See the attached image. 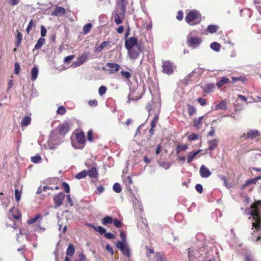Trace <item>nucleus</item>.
Instances as JSON below:
<instances>
[{"mask_svg": "<svg viewBox=\"0 0 261 261\" xmlns=\"http://www.w3.org/2000/svg\"><path fill=\"white\" fill-rule=\"evenodd\" d=\"M248 211L252 216L250 239L253 241H261V201L253 203Z\"/></svg>", "mask_w": 261, "mask_h": 261, "instance_id": "obj_1", "label": "nucleus"}, {"mask_svg": "<svg viewBox=\"0 0 261 261\" xmlns=\"http://www.w3.org/2000/svg\"><path fill=\"white\" fill-rule=\"evenodd\" d=\"M185 20L190 25L198 24L201 20V14L198 11H191L187 15Z\"/></svg>", "mask_w": 261, "mask_h": 261, "instance_id": "obj_2", "label": "nucleus"}, {"mask_svg": "<svg viewBox=\"0 0 261 261\" xmlns=\"http://www.w3.org/2000/svg\"><path fill=\"white\" fill-rule=\"evenodd\" d=\"M116 246L119 249L123 255L128 258L131 256V250L128 244H124L122 242H117Z\"/></svg>", "mask_w": 261, "mask_h": 261, "instance_id": "obj_3", "label": "nucleus"}, {"mask_svg": "<svg viewBox=\"0 0 261 261\" xmlns=\"http://www.w3.org/2000/svg\"><path fill=\"white\" fill-rule=\"evenodd\" d=\"M162 67L163 72L168 75L172 74L173 73V64L170 61H162Z\"/></svg>", "mask_w": 261, "mask_h": 261, "instance_id": "obj_4", "label": "nucleus"}, {"mask_svg": "<svg viewBox=\"0 0 261 261\" xmlns=\"http://www.w3.org/2000/svg\"><path fill=\"white\" fill-rule=\"evenodd\" d=\"M201 42V38L199 37H192L191 35L187 36V44L189 46L193 48L198 47Z\"/></svg>", "mask_w": 261, "mask_h": 261, "instance_id": "obj_5", "label": "nucleus"}, {"mask_svg": "<svg viewBox=\"0 0 261 261\" xmlns=\"http://www.w3.org/2000/svg\"><path fill=\"white\" fill-rule=\"evenodd\" d=\"M260 135L259 132L256 130L250 129L246 133H244L241 138H244L245 139H251L253 140L256 137H259Z\"/></svg>", "mask_w": 261, "mask_h": 261, "instance_id": "obj_6", "label": "nucleus"}, {"mask_svg": "<svg viewBox=\"0 0 261 261\" xmlns=\"http://www.w3.org/2000/svg\"><path fill=\"white\" fill-rule=\"evenodd\" d=\"M127 50H128L129 57L132 60L137 59L141 52V49L139 45H136V47Z\"/></svg>", "mask_w": 261, "mask_h": 261, "instance_id": "obj_7", "label": "nucleus"}, {"mask_svg": "<svg viewBox=\"0 0 261 261\" xmlns=\"http://www.w3.org/2000/svg\"><path fill=\"white\" fill-rule=\"evenodd\" d=\"M65 196V194L62 192H60L54 196V201L55 207H59L63 204Z\"/></svg>", "mask_w": 261, "mask_h": 261, "instance_id": "obj_8", "label": "nucleus"}, {"mask_svg": "<svg viewBox=\"0 0 261 261\" xmlns=\"http://www.w3.org/2000/svg\"><path fill=\"white\" fill-rule=\"evenodd\" d=\"M137 39L135 37H130L127 39L125 40V47L127 49H132V48L135 47L137 44Z\"/></svg>", "mask_w": 261, "mask_h": 261, "instance_id": "obj_9", "label": "nucleus"}, {"mask_svg": "<svg viewBox=\"0 0 261 261\" xmlns=\"http://www.w3.org/2000/svg\"><path fill=\"white\" fill-rule=\"evenodd\" d=\"M199 251L194 248H189L188 251L189 261H194L198 256Z\"/></svg>", "mask_w": 261, "mask_h": 261, "instance_id": "obj_10", "label": "nucleus"}, {"mask_svg": "<svg viewBox=\"0 0 261 261\" xmlns=\"http://www.w3.org/2000/svg\"><path fill=\"white\" fill-rule=\"evenodd\" d=\"M199 173L202 178H207L211 175V172L205 165H202L201 166Z\"/></svg>", "mask_w": 261, "mask_h": 261, "instance_id": "obj_11", "label": "nucleus"}, {"mask_svg": "<svg viewBox=\"0 0 261 261\" xmlns=\"http://www.w3.org/2000/svg\"><path fill=\"white\" fill-rule=\"evenodd\" d=\"M69 124L67 122L61 124L59 126V131L60 134L64 135L70 130Z\"/></svg>", "mask_w": 261, "mask_h": 261, "instance_id": "obj_12", "label": "nucleus"}, {"mask_svg": "<svg viewBox=\"0 0 261 261\" xmlns=\"http://www.w3.org/2000/svg\"><path fill=\"white\" fill-rule=\"evenodd\" d=\"M65 10L61 7H56L54 10L51 12L52 16H61L65 14Z\"/></svg>", "mask_w": 261, "mask_h": 261, "instance_id": "obj_13", "label": "nucleus"}, {"mask_svg": "<svg viewBox=\"0 0 261 261\" xmlns=\"http://www.w3.org/2000/svg\"><path fill=\"white\" fill-rule=\"evenodd\" d=\"M106 66L109 68L108 70L111 73L118 71L120 68L119 65L114 63H107Z\"/></svg>", "mask_w": 261, "mask_h": 261, "instance_id": "obj_14", "label": "nucleus"}, {"mask_svg": "<svg viewBox=\"0 0 261 261\" xmlns=\"http://www.w3.org/2000/svg\"><path fill=\"white\" fill-rule=\"evenodd\" d=\"M201 149H199L195 151H190L188 153L187 158V163H191L197 155L201 151Z\"/></svg>", "mask_w": 261, "mask_h": 261, "instance_id": "obj_15", "label": "nucleus"}, {"mask_svg": "<svg viewBox=\"0 0 261 261\" xmlns=\"http://www.w3.org/2000/svg\"><path fill=\"white\" fill-rule=\"evenodd\" d=\"M76 140L80 145H83V146L85 141L84 133L83 132L77 133L76 135Z\"/></svg>", "mask_w": 261, "mask_h": 261, "instance_id": "obj_16", "label": "nucleus"}, {"mask_svg": "<svg viewBox=\"0 0 261 261\" xmlns=\"http://www.w3.org/2000/svg\"><path fill=\"white\" fill-rule=\"evenodd\" d=\"M218 140L217 139H213L208 142V147L206 149L211 151L213 150L217 146Z\"/></svg>", "mask_w": 261, "mask_h": 261, "instance_id": "obj_17", "label": "nucleus"}, {"mask_svg": "<svg viewBox=\"0 0 261 261\" xmlns=\"http://www.w3.org/2000/svg\"><path fill=\"white\" fill-rule=\"evenodd\" d=\"M204 116H201L197 118H195L193 120V126L195 128L199 129L202 125V121Z\"/></svg>", "mask_w": 261, "mask_h": 261, "instance_id": "obj_18", "label": "nucleus"}, {"mask_svg": "<svg viewBox=\"0 0 261 261\" xmlns=\"http://www.w3.org/2000/svg\"><path fill=\"white\" fill-rule=\"evenodd\" d=\"M38 68L37 66H34L31 70V80L33 81H35L38 76Z\"/></svg>", "mask_w": 261, "mask_h": 261, "instance_id": "obj_19", "label": "nucleus"}, {"mask_svg": "<svg viewBox=\"0 0 261 261\" xmlns=\"http://www.w3.org/2000/svg\"><path fill=\"white\" fill-rule=\"evenodd\" d=\"M227 109V105L224 100H221L218 104L216 105L215 106V110H225Z\"/></svg>", "mask_w": 261, "mask_h": 261, "instance_id": "obj_20", "label": "nucleus"}, {"mask_svg": "<svg viewBox=\"0 0 261 261\" xmlns=\"http://www.w3.org/2000/svg\"><path fill=\"white\" fill-rule=\"evenodd\" d=\"M31 121V118L30 116H24L21 122V126H27L29 125Z\"/></svg>", "mask_w": 261, "mask_h": 261, "instance_id": "obj_21", "label": "nucleus"}, {"mask_svg": "<svg viewBox=\"0 0 261 261\" xmlns=\"http://www.w3.org/2000/svg\"><path fill=\"white\" fill-rule=\"evenodd\" d=\"M113 222V219L111 216L105 217L101 221L102 225L107 226L108 224H112Z\"/></svg>", "mask_w": 261, "mask_h": 261, "instance_id": "obj_22", "label": "nucleus"}, {"mask_svg": "<svg viewBox=\"0 0 261 261\" xmlns=\"http://www.w3.org/2000/svg\"><path fill=\"white\" fill-rule=\"evenodd\" d=\"M88 56V54L84 53L82 55H81L77 59V60L79 61V62L80 63L81 65L84 64L85 62H86L87 60Z\"/></svg>", "mask_w": 261, "mask_h": 261, "instance_id": "obj_23", "label": "nucleus"}, {"mask_svg": "<svg viewBox=\"0 0 261 261\" xmlns=\"http://www.w3.org/2000/svg\"><path fill=\"white\" fill-rule=\"evenodd\" d=\"M45 40L43 38H40L38 40L37 43L35 45V49L37 50L40 49L42 45L45 43Z\"/></svg>", "mask_w": 261, "mask_h": 261, "instance_id": "obj_24", "label": "nucleus"}, {"mask_svg": "<svg viewBox=\"0 0 261 261\" xmlns=\"http://www.w3.org/2000/svg\"><path fill=\"white\" fill-rule=\"evenodd\" d=\"M88 172V174L90 177L96 178L97 176V171L95 167L91 168Z\"/></svg>", "mask_w": 261, "mask_h": 261, "instance_id": "obj_25", "label": "nucleus"}, {"mask_svg": "<svg viewBox=\"0 0 261 261\" xmlns=\"http://www.w3.org/2000/svg\"><path fill=\"white\" fill-rule=\"evenodd\" d=\"M10 213H12V216L16 219H18L21 217V214L18 209L12 208L10 210Z\"/></svg>", "mask_w": 261, "mask_h": 261, "instance_id": "obj_26", "label": "nucleus"}, {"mask_svg": "<svg viewBox=\"0 0 261 261\" xmlns=\"http://www.w3.org/2000/svg\"><path fill=\"white\" fill-rule=\"evenodd\" d=\"M229 82V79L227 77L223 76L217 84L219 88L222 87L224 84H227Z\"/></svg>", "mask_w": 261, "mask_h": 261, "instance_id": "obj_27", "label": "nucleus"}, {"mask_svg": "<svg viewBox=\"0 0 261 261\" xmlns=\"http://www.w3.org/2000/svg\"><path fill=\"white\" fill-rule=\"evenodd\" d=\"M75 252L74 247L72 244L69 245L67 250L66 254L68 256H72L73 255Z\"/></svg>", "mask_w": 261, "mask_h": 261, "instance_id": "obj_28", "label": "nucleus"}, {"mask_svg": "<svg viewBox=\"0 0 261 261\" xmlns=\"http://www.w3.org/2000/svg\"><path fill=\"white\" fill-rule=\"evenodd\" d=\"M210 47L212 49H213V50H214L215 51L218 52V51H219V50H220L221 45L219 43H218L216 42H214L211 44Z\"/></svg>", "mask_w": 261, "mask_h": 261, "instance_id": "obj_29", "label": "nucleus"}, {"mask_svg": "<svg viewBox=\"0 0 261 261\" xmlns=\"http://www.w3.org/2000/svg\"><path fill=\"white\" fill-rule=\"evenodd\" d=\"M119 6L120 7L121 13L124 14L126 11V4L125 3V0H120V2L118 4Z\"/></svg>", "mask_w": 261, "mask_h": 261, "instance_id": "obj_30", "label": "nucleus"}, {"mask_svg": "<svg viewBox=\"0 0 261 261\" xmlns=\"http://www.w3.org/2000/svg\"><path fill=\"white\" fill-rule=\"evenodd\" d=\"M119 6L120 7L121 13L124 14L126 11V4L125 3V0H120V2L118 4Z\"/></svg>", "mask_w": 261, "mask_h": 261, "instance_id": "obj_31", "label": "nucleus"}, {"mask_svg": "<svg viewBox=\"0 0 261 261\" xmlns=\"http://www.w3.org/2000/svg\"><path fill=\"white\" fill-rule=\"evenodd\" d=\"M219 28L216 25H209L207 28V31L210 33H214L217 31Z\"/></svg>", "mask_w": 261, "mask_h": 261, "instance_id": "obj_32", "label": "nucleus"}, {"mask_svg": "<svg viewBox=\"0 0 261 261\" xmlns=\"http://www.w3.org/2000/svg\"><path fill=\"white\" fill-rule=\"evenodd\" d=\"M17 34L16 38V42H15V45L17 47H18L21 43L22 38V34L19 32V31H17Z\"/></svg>", "mask_w": 261, "mask_h": 261, "instance_id": "obj_33", "label": "nucleus"}, {"mask_svg": "<svg viewBox=\"0 0 261 261\" xmlns=\"http://www.w3.org/2000/svg\"><path fill=\"white\" fill-rule=\"evenodd\" d=\"M42 216L40 214L36 215L34 218L30 219L28 221L29 224H32L35 223L39 219H41Z\"/></svg>", "mask_w": 261, "mask_h": 261, "instance_id": "obj_34", "label": "nucleus"}, {"mask_svg": "<svg viewBox=\"0 0 261 261\" xmlns=\"http://www.w3.org/2000/svg\"><path fill=\"white\" fill-rule=\"evenodd\" d=\"M152 261H164L162 253L156 252Z\"/></svg>", "mask_w": 261, "mask_h": 261, "instance_id": "obj_35", "label": "nucleus"}, {"mask_svg": "<svg viewBox=\"0 0 261 261\" xmlns=\"http://www.w3.org/2000/svg\"><path fill=\"white\" fill-rule=\"evenodd\" d=\"M256 180L255 179V178H251V179H248L247 180L244 184H243L242 185V188H244L245 187H246V186H248L249 185H252V184H255L256 182Z\"/></svg>", "mask_w": 261, "mask_h": 261, "instance_id": "obj_36", "label": "nucleus"}, {"mask_svg": "<svg viewBox=\"0 0 261 261\" xmlns=\"http://www.w3.org/2000/svg\"><path fill=\"white\" fill-rule=\"evenodd\" d=\"M88 174V172L86 170H83L82 172L76 174L75 177L77 179H82L85 177Z\"/></svg>", "mask_w": 261, "mask_h": 261, "instance_id": "obj_37", "label": "nucleus"}, {"mask_svg": "<svg viewBox=\"0 0 261 261\" xmlns=\"http://www.w3.org/2000/svg\"><path fill=\"white\" fill-rule=\"evenodd\" d=\"M188 148V145H178L176 149V152L177 153H179L181 151H185Z\"/></svg>", "mask_w": 261, "mask_h": 261, "instance_id": "obj_38", "label": "nucleus"}, {"mask_svg": "<svg viewBox=\"0 0 261 261\" xmlns=\"http://www.w3.org/2000/svg\"><path fill=\"white\" fill-rule=\"evenodd\" d=\"M113 190L116 193H119L122 191V188H121V185L119 183L116 182L114 184V185L113 186Z\"/></svg>", "mask_w": 261, "mask_h": 261, "instance_id": "obj_39", "label": "nucleus"}, {"mask_svg": "<svg viewBox=\"0 0 261 261\" xmlns=\"http://www.w3.org/2000/svg\"><path fill=\"white\" fill-rule=\"evenodd\" d=\"M92 27L91 23H88L85 25L83 27V31L85 34H88Z\"/></svg>", "mask_w": 261, "mask_h": 261, "instance_id": "obj_40", "label": "nucleus"}, {"mask_svg": "<svg viewBox=\"0 0 261 261\" xmlns=\"http://www.w3.org/2000/svg\"><path fill=\"white\" fill-rule=\"evenodd\" d=\"M215 84L213 83H209L206 84L205 87V91L207 92H211L215 88Z\"/></svg>", "mask_w": 261, "mask_h": 261, "instance_id": "obj_41", "label": "nucleus"}, {"mask_svg": "<svg viewBox=\"0 0 261 261\" xmlns=\"http://www.w3.org/2000/svg\"><path fill=\"white\" fill-rule=\"evenodd\" d=\"M120 236L122 241H118L117 242H122L124 244H127L126 242V236L125 232L121 231Z\"/></svg>", "mask_w": 261, "mask_h": 261, "instance_id": "obj_42", "label": "nucleus"}, {"mask_svg": "<svg viewBox=\"0 0 261 261\" xmlns=\"http://www.w3.org/2000/svg\"><path fill=\"white\" fill-rule=\"evenodd\" d=\"M108 44V42H107V41H104V42H102L100 44V45L95 49V51H96V52H100V51H101V50L105 46H106Z\"/></svg>", "mask_w": 261, "mask_h": 261, "instance_id": "obj_43", "label": "nucleus"}, {"mask_svg": "<svg viewBox=\"0 0 261 261\" xmlns=\"http://www.w3.org/2000/svg\"><path fill=\"white\" fill-rule=\"evenodd\" d=\"M31 160L34 163H38L41 161V157L40 155H37L34 156H32Z\"/></svg>", "mask_w": 261, "mask_h": 261, "instance_id": "obj_44", "label": "nucleus"}, {"mask_svg": "<svg viewBox=\"0 0 261 261\" xmlns=\"http://www.w3.org/2000/svg\"><path fill=\"white\" fill-rule=\"evenodd\" d=\"M159 120V115L156 114L154 115L153 120L151 121V126L154 127L156 125V123Z\"/></svg>", "mask_w": 261, "mask_h": 261, "instance_id": "obj_45", "label": "nucleus"}, {"mask_svg": "<svg viewBox=\"0 0 261 261\" xmlns=\"http://www.w3.org/2000/svg\"><path fill=\"white\" fill-rule=\"evenodd\" d=\"M188 113L190 116L196 113V109L195 107H194L193 106H192L191 105H188Z\"/></svg>", "mask_w": 261, "mask_h": 261, "instance_id": "obj_46", "label": "nucleus"}, {"mask_svg": "<svg viewBox=\"0 0 261 261\" xmlns=\"http://www.w3.org/2000/svg\"><path fill=\"white\" fill-rule=\"evenodd\" d=\"M120 73H121V75L123 77H124L127 79H129L132 76L130 73L128 71H125L122 70Z\"/></svg>", "mask_w": 261, "mask_h": 261, "instance_id": "obj_47", "label": "nucleus"}, {"mask_svg": "<svg viewBox=\"0 0 261 261\" xmlns=\"http://www.w3.org/2000/svg\"><path fill=\"white\" fill-rule=\"evenodd\" d=\"M21 192L19 191L18 190L16 189L15 190V198L16 200L18 202L21 198Z\"/></svg>", "mask_w": 261, "mask_h": 261, "instance_id": "obj_48", "label": "nucleus"}, {"mask_svg": "<svg viewBox=\"0 0 261 261\" xmlns=\"http://www.w3.org/2000/svg\"><path fill=\"white\" fill-rule=\"evenodd\" d=\"M232 83H236L237 81H242V82L244 83L245 81V79L244 77H241V76L232 77Z\"/></svg>", "mask_w": 261, "mask_h": 261, "instance_id": "obj_49", "label": "nucleus"}, {"mask_svg": "<svg viewBox=\"0 0 261 261\" xmlns=\"http://www.w3.org/2000/svg\"><path fill=\"white\" fill-rule=\"evenodd\" d=\"M245 261H254V258L250 253H246L245 255Z\"/></svg>", "mask_w": 261, "mask_h": 261, "instance_id": "obj_50", "label": "nucleus"}, {"mask_svg": "<svg viewBox=\"0 0 261 261\" xmlns=\"http://www.w3.org/2000/svg\"><path fill=\"white\" fill-rule=\"evenodd\" d=\"M107 91V88L105 86H101L99 87L98 92L100 96L103 95L106 93Z\"/></svg>", "mask_w": 261, "mask_h": 261, "instance_id": "obj_51", "label": "nucleus"}, {"mask_svg": "<svg viewBox=\"0 0 261 261\" xmlns=\"http://www.w3.org/2000/svg\"><path fill=\"white\" fill-rule=\"evenodd\" d=\"M66 111L63 106H60L57 110V113L60 115H63L66 113Z\"/></svg>", "mask_w": 261, "mask_h": 261, "instance_id": "obj_52", "label": "nucleus"}, {"mask_svg": "<svg viewBox=\"0 0 261 261\" xmlns=\"http://www.w3.org/2000/svg\"><path fill=\"white\" fill-rule=\"evenodd\" d=\"M114 17H115L114 21L115 22V23L117 24H119L122 23V20L118 14H115Z\"/></svg>", "mask_w": 261, "mask_h": 261, "instance_id": "obj_53", "label": "nucleus"}, {"mask_svg": "<svg viewBox=\"0 0 261 261\" xmlns=\"http://www.w3.org/2000/svg\"><path fill=\"white\" fill-rule=\"evenodd\" d=\"M198 139V135L196 134H192L188 136V139L189 141L196 140Z\"/></svg>", "mask_w": 261, "mask_h": 261, "instance_id": "obj_54", "label": "nucleus"}, {"mask_svg": "<svg viewBox=\"0 0 261 261\" xmlns=\"http://www.w3.org/2000/svg\"><path fill=\"white\" fill-rule=\"evenodd\" d=\"M20 67L18 63H15L14 65V73L16 74H18L20 72Z\"/></svg>", "mask_w": 261, "mask_h": 261, "instance_id": "obj_55", "label": "nucleus"}, {"mask_svg": "<svg viewBox=\"0 0 261 261\" xmlns=\"http://www.w3.org/2000/svg\"><path fill=\"white\" fill-rule=\"evenodd\" d=\"M63 187L64 188L65 191L66 193H68L70 192V187L69 185L66 182H63L62 184Z\"/></svg>", "mask_w": 261, "mask_h": 261, "instance_id": "obj_56", "label": "nucleus"}, {"mask_svg": "<svg viewBox=\"0 0 261 261\" xmlns=\"http://www.w3.org/2000/svg\"><path fill=\"white\" fill-rule=\"evenodd\" d=\"M195 189L200 194L203 192V187L201 184H197L196 185Z\"/></svg>", "mask_w": 261, "mask_h": 261, "instance_id": "obj_57", "label": "nucleus"}, {"mask_svg": "<svg viewBox=\"0 0 261 261\" xmlns=\"http://www.w3.org/2000/svg\"><path fill=\"white\" fill-rule=\"evenodd\" d=\"M113 223H114V225L117 227V228H120L122 226L121 222L119 221L118 219H115Z\"/></svg>", "mask_w": 261, "mask_h": 261, "instance_id": "obj_58", "label": "nucleus"}, {"mask_svg": "<svg viewBox=\"0 0 261 261\" xmlns=\"http://www.w3.org/2000/svg\"><path fill=\"white\" fill-rule=\"evenodd\" d=\"M46 32L47 31L45 27L42 25L41 27V36L42 38L46 36Z\"/></svg>", "mask_w": 261, "mask_h": 261, "instance_id": "obj_59", "label": "nucleus"}, {"mask_svg": "<svg viewBox=\"0 0 261 261\" xmlns=\"http://www.w3.org/2000/svg\"><path fill=\"white\" fill-rule=\"evenodd\" d=\"M105 237L108 239H113L115 238L114 234L111 232H105Z\"/></svg>", "mask_w": 261, "mask_h": 261, "instance_id": "obj_60", "label": "nucleus"}, {"mask_svg": "<svg viewBox=\"0 0 261 261\" xmlns=\"http://www.w3.org/2000/svg\"><path fill=\"white\" fill-rule=\"evenodd\" d=\"M74 57V55H70L64 58V62L65 63H68L70 61H71Z\"/></svg>", "mask_w": 261, "mask_h": 261, "instance_id": "obj_61", "label": "nucleus"}, {"mask_svg": "<svg viewBox=\"0 0 261 261\" xmlns=\"http://www.w3.org/2000/svg\"><path fill=\"white\" fill-rule=\"evenodd\" d=\"M197 101L202 106L206 105V100L204 98H199L197 99Z\"/></svg>", "mask_w": 261, "mask_h": 261, "instance_id": "obj_62", "label": "nucleus"}, {"mask_svg": "<svg viewBox=\"0 0 261 261\" xmlns=\"http://www.w3.org/2000/svg\"><path fill=\"white\" fill-rule=\"evenodd\" d=\"M254 3L256 5V8L258 9V12L261 14V7L260 6L257 5L261 3V0H254Z\"/></svg>", "mask_w": 261, "mask_h": 261, "instance_id": "obj_63", "label": "nucleus"}, {"mask_svg": "<svg viewBox=\"0 0 261 261\" xmlns=\"http://www.w3.org/2000/svg\"><path fill=\"white\" fill-rule=\"evenodd\" d=\"M176 18L178 20H181L183 18V13L181 10L178 11L177 12V15L176 16Z\"/></svg>", "mask_w": 261, "mask_h": 261, "instance_id": "obj_64", "label": "nucleus"}]
</instances>
